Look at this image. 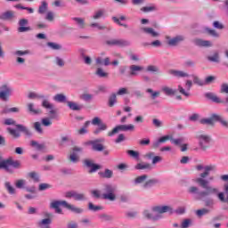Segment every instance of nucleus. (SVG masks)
Returning a JSON list of instances; mask_svg holds the SVG:
<instances>
[{
	"label": "nucleus",
	"instance_id": "17",
	"mask_svg": "<svg viewBox=\"0 0 228 228\" xmlns=\"http://www.w3.org/2000/svg\"><path fill=\"white\" fill-rule=\"evenodd\" d=\"M168 74H170V76H173V77H177V78L189 77H190V74H188V72L179 70V69H170L168 71Z\"/></svg>",
	"mask_w": 228,
	"mask_h": 228
},
{
	"label": "nucleus",
	"instance_id": "45",
	"mask_svg": "<svg viewBox=\"0 0 228 228\" xmlns=\"http://www.w3.org/2000/svg\"><path fill=\"white\" fill-rule=\"evenodd\" d=\"M208 61H213L214 63H219L220 62V54L218 52H215L213 55H209L208 57Z\"/></svg>",
	"mask_w": 228,
	"mask_h": 228
},
{
	"label": "nucleus",
	"instance_id": "7",
	"mask_svg": "<svg viewBox=\"0 0 228 228\" xmlns=\"http://www.w3.org/2000/svg\"><path fill=\"white\" fill-rule=\"evenodd\" d=\"M66 199H73L78 202H83L86 200V195L82 192H77V191H69L65 193Z\"/></svg>",
	"mask_w": 228,
	"mask_h": 228
},
{
	"label": "nucleus",
	"instance_id": "38",
	"mask_svg": "<svg viewBox=\"0 0 228 228\" xmlns=\"http://www.w3.org/2000/svg\"><path fill=\"white\" fill-rule=\"evenodd\" d=\"M213 118H215L216 122H220V124H221V126H223V127H228L227 120H224L222 118V116L217 115V114H213Z\"/></svg>",
	"mask_w": 228,
	"mask_h": 228
},
{
	"label": "nucleus",
	"instance_id": "58",
	"mask_svg": "<svg viewBox=\"0 0 228 228\" xmlns=\"http://www.w3.org/2000/svg\"><path fill=\"white\" fill-rule=\"evenodd\" d=\"M146 93L147 94H151V99H157V97H159V94H160L159 91H154V90H152L151 88H148L146 90Z\"/></svg>",
	"mask_w": 228,
	"mask_h": 228
},
{
	"label": "nucleus",
	"instance_id": "18",
	"mask_svg": "<svg viewBox=\"0 0 228 228\" xmlns=\"http://www.w3.org/2000/svg\"><path fill=\"white\" fill-rule=\"evenodd\" d=\"M16 19L15 12L12 10L4 12L0 14V20H13Z\"/></svg>",
	"mask_w": 228,
	"mask_h": 228
},
{
	"label": "nucleus",
	"instance_id": "12",
	"mask_svg": "<svg viewBox=\"0 0 228 228\" xmlns=\"http://www.w3.org/2000/svg\"><path fill=\"white\" fill-rule=\"evenodd\" d=\"M104 142V139H96L94 141H90L89 144L92 145L93 151H95L96 152H102L104 151V146L101 143Z\"/></svg>",
	"mask_w": 228,
	"mask_h": 228
},
{
	"label": "nucleus",
	"instance_id": "64",
	"mask_svg": "<svg viewBox=\"0 0 228 228\" xmlns=\"http://www.w3.org/2000/svg\"><path fill=\"white\" fill-rule=\"evenodd\" d=\"M220 94H228V84L223 83L220 87Z\"/></svg>",
	"mask_w": 228,
	"mask_h": 228
},
{
	"label": "nucleus",
	"instance_id": "25",
	"mask_svg": "<svg viewBox=\"0 0 228 228\" xmlns=\"http://www.w3.org/2000/svg\"><path fill=\"white\" fill-rule=\"evenodd\" d=\"M158 183H159V180L156 178L150 179L142 184V188H143V190H149L150 188H152V186H154L155 184H158Z\"/></svg>",
	"mask_w": 228,
	"mask_h": 228
},
{
	"label": "nucleus",
	"instance_id": "10",
	"mask_svg": "<svg viewBox=\"0 0 228 228\" xmlns=\"http://www.w3.org/2000/svg\"><path fill=\"white\" fill-rule=\"evenodd\" d=\"M163 214L164 213L152 214L151 210H144L142 212L144 218H147V220H152L153 222H158V220H161V218H163Z\"/></svg>",
	"mask_w": 228,
	"mask_h": 228
},
{
	"label": "nucleus",
	"instance_id": "53",
	"mask_svg": "<svg viewBox=\"0 0 228 228\" xmlns=\"http://www.w3.org/2000/svg\"><path fill=\"white\" fill-rule=\"evenodd\" d=\"M95 74H96V76H98V77H108V76H109L108 72L104 71V69H102V68H98L96 69Z\"/></svg>",
	"mask_w": 228,
	"mask_h": 228
},
{
	"label": "nucleus",
	"instance_id": "42",
	"mask_svg": "<svg viewBox=\"0 0 228 228\" xmlns=\"http://www.w3.org/2000/svg\"><path fill=\"white\" fill-rule=\"evenodd\" d=\"M204 31L208 33V35H209L210 37H213L214 38H220V34L213 28H205Z\"/></svg>",
	"mask_w": 228,
	"mask_h": 228
},
{
	"label": "nucleus",
	"instance_id": "3",
	"mask_svg": "<svg viewBox=\"0 0 228 228\" xmlns=\"http://www.w3.org/2000/svg\"><path fill=\"white\" fill-rule=\"evenodd\" d=\"M103 191H105V193L102 194V199H104V200H110L113 202L117 200V196L115 195V191H117V185L106 184Z\"/></svg>",
	"mask_w": 228,
	"mask_h": 228
},
{
	"label": "nucleus",
	"instance_id": "34",
	"mask_svg": "<svg viewBox=\"0 0 228 228\" xmlns=\"http://www.w3.org/2000/svg\"><path fill=\"white\" fill-rule=\"evenodd\" d=\"M203 202L206 208H209V209H214L215 204H216V201L213 198H207L203 200Z\"/></svg>",
	"mask_w": 228,
	"mask_h": 228
},
{
	"label": "nucleus",
	"instance_id": "43",
	"mask_svg": "<svg viewBox=\"0 0 228 228\" xmlns=\"http://www.w3.org/2000/svg\"><path fill=\"white\" fill-rule=\"evenodd\" d=\"M55 102H67V96L63 94H57L53 96Z\"/></svg>",
	"mask_w": 228,
	"mask_h": 228
},
{
	"label": "nucleus",
	"instance_id": "2",
	"mask_svg": "<svg viewBox=\"0 0 228 228\" xmlns=\"http://www.w3.org/2000/svg\"><path fill=\"white\" fill-rule=\"evenodd\" d=\"M153 213H168V215H184L186 213V207H178L175 210L168 205H159L151 207Z\"/></svg>",
	"mask_w": 228,
	"mask_h": 228
},
{
	"label": "nucleus",
	"instance_id": "22",
	"mask_svg": "<svg viewBox=\"0 0 228 228\" xmlns=\"http://www.w3.org/2000/svg\"><path fill=\"white\" fill-rule=\"evenodd\" d=\"M0 170H5L9 174H13V170L10 167V159L0 160Z\"/></svg>",
	"mask_w": 228,
	"mask_h": 228
},
{
	"label": "nucleus",
	"instance_id": "55",
	"mask_svg": "<svg viewBox=\"0 0 228 228\" xmlns=\"http://www.w3.org/2000/svg\"><path fill=\"white\" fill-rule=\"evenodd\" d=\"M191 77L193 79L194 85H198L199 86H204V80L200 79V77L196 75H192Z\"/></svg>",
	"mask_w": 228,
	"mask_h": 228
},
{
	"label": "nucleus",
	"instance_id": "9",
	"mask_svg": "<svg viewBox=\"0 0 228 228\" xmlns=\"http://www.w3.org/2000/svg\"><path fill=\"white\" fill-rule=\"evenodd\" d=\"M166 38L167 40V44L171 47H175V45H179L181 42H184V40L186 39V37L183 35H178V36H175V37H170L167 36Z\"/></svg>",
	"mask_w": 228,
	"mask_h": 228
},
{
	"label": "nucleus",
	"instance_id": "39",
	"mask_svg": "<svg viewBox=\"0 0 228 228\" xmlns=\"http://www.w3.org/2000/svg\"><path fill=\"white\" fill-rule=\"evenodd\" d=\"M147 72H151L152 74H161V70L159 69V67L156 65H149L146 68Z\"/></svg>",
	"mask_w": 228,
	"mask_h": 228
},
{
	"label": "nucleus",
	"instance_id": "14",
	"mask_svg": "<svg viewBox=\"0 0 228 228\" xmlns=\"http://www.w3.org/2000/svg\"><path fill=\"white\" fill-rule=\"evenodd\" d=\"M84 165L87 168H91L89 174H94V172H97V170H101V165L94 163V160L91 159L84 160Z\"/></svg>",
	"mask_w": 228,
	"mask_h": 228
},
{
	"label": "nucleus",
	"instance_id": "36",
	"mask_svg": "<svg viewBox=\"0 0 228 228\" xmlns=\"http://www.w3.org/2000/svg\"><path fill=\"white\" fill-rule=\"evenodd\" d=\"M116 45L118 47H129L131 41L126 39H116Z\"/></svg>",
	"mask_w": 228,
	"mask_h": 228
},
{
	"label": "nucleus",
	"instance_id": "63",
	"mask_svg": "<svg viewBox=\"0 0 228 228\" xmlns=\"http://www.w3.org/2000/svg\"><path fill=\"white\" fill-rule=\"evenodd\" d=\"M9 162H10V167H12L13 168H20L21 167L20 161L19 160L9 159Z\"/></svg>",
	"mask_w": 228,
	"mask_h": 228
},
{
	"label": "nucleus",
	"instance_id": "16",
	"mask_svg": "<svg viewBox=\"0 0 228 228\" xmlns=\"http://www.w3.org/2000/svg\"><path fill=\"white\" fill-rule=\"evenodd\" d=\"M82 151H83L82 148L74 147L72 149V152L69 156V161H71V163H77V161H79V157L77 156V152H81Z\"/></svg>",
	"mask_w": 228,
	"mask_h": 228
},
{
	"label": "nucleus",
	"instance_id": "48",
	"mask_svg": "<svg viewBox=\"0 0 228 228\" xmlns=\"http://www.w3.org/2000/svg\"><path fill=\"white\" fill-rule=\"evenodd\" d=\"M100 220H102V222H113L114 217L111 215H108V214H101L99 216Z\"/></svg>",
	"mask_w": 228,
	"mask_h": 228
},
{
	"label": "nucleus",
	"instance_id": "33",
	"mask_svg": "<svg viewBox=\"0 0 228 228\" xmlns=\"http://www.w3.org/2000/svg\"><path fill=\"white\" fill-rule=\"evenodd\" d=\"M72 20H74L75 24L77 26L79 29H85V19L79 18V17H74L72 18Z\"/></svg>",
	"mask_w": 228,
	"mask_h": 228
},
{
	"label": "nucleus",
	"instance_id": "54",
	"mask_svg": "<svg viewBox=\"0 0 228 228\" xmlns=\"http://www.w3.org/2000/svg\"><path fill=\"white\" fill-rule=\"evenodd\" d=\"M126 154H128V156H131V158H134V159H140V152L138 151L128 150L126 151Z\"/></svg>",
	"mask_w": 228,
	"mask_h": 228
},
{
	"label": "nucleus",
	"instance_id": "41",
	"mask_svg": "<svg viewBox=\"0 0 228 228\" xmlns=\"http://www.w3.org/2000/svg\"><path fill=\"white\" fill-rule=\"evenodd\" d=\"M4 188L8 191L10 195H15L16 190L14 189L13 185H12V183L5 182L4 183Z\"/></svg>",
	"mask_w": 228,
	"mask_h": 228
},
{
	"label": "nucleus",
	"instance_id": "40",
	"mask_svg": "<svg viewBox=\"0 0 228 228\" xmlns=\"http://www.w3.org/2000/svg\"><path fill=\"white\" fill-rule=\"evenodd\" d=\"M148 175H142L140 176H137L134 180V184H143V183H145V181H147L148 179Z\"/></svg>",
	"mask_w": 228,
	"mask_h": 228
},
{
	"label": "nucleus",
	"instance_id": "24",
	"mask_svg": "<svg viewBox=\"0 0 228 228\" xmlns=\"http://www.w3.org/2000/svg\"><path fill=\"white\" fill-rule=\"evenodd\" d=\"M142 31H143V33H145L146 35H149L152 38H158V37H159V32H157L152 28H142Z\"/></svg>",
	"mask_w": 228,
	"mask_h": 228
},
{
	"label": "nucleus",
	"instance_id": "27",
	"mask_svg": "<svg viewBox=\"0 0 228 228\" xmlns=\"http://www.w3.org/2000/svg\"><path fill=\"white\" fill-rule=\"evenodd\" d=\"M66 209H69V211H72V213H75L76 215H81L83 213V208H77L74 205L69 204V202L64 203Z\"/></svg>",
	"mask_w": 228,
	"mask_h": 228
},
{
	"label": "nucleus",
	"instance_id": "21",
	"mask_svg": "<svg viewBox=\"0 0 228 228\" xmlns=\"http://www.w3.org/2000/svg\"><path fill=\"white\" fill-rule=\"evenodd\" d=\"M45 216H46V218L38 222V225L40 227H43V225L49 226L53 224V220H51V216H53V214L46 212L45 213Z\"/></svg>",
	"mask_w": 228,
	"mask_h": 228
},
{
	"label": "nucleus",
	"instance_id": "8",
	"mask_svg": "<svg viewBox=\"0 0 228 228\" xmlns=\"http://www.w3.org/2000/svg\"><path fill=\"white\" fill-rule=\"evenodd\" d=\"M120 131H134V125H118L108 133V136H113L114 134L120 133Z\"/></svg>",
	"mask_w": 228,
	"mask_h": 228
},
{
	"label": "nucleus",
	"instance_id": "61",
	"mask_svg": "<svg viewBox=\"0 0 228 228\" xmlns=\"http://www.w3.org/2000/svg\"><path fill=\"white\" fill-rule=\"evenodd\" d=\"M15 186H16V188H18L20 190L24 188V186H26V180L20 179V180L16 181Z\"/></svg>",
	"mask_w": 228,
	"mask_h": 228
},
{
	"label": "nucleus",
	"instance_id": "15",
	"mask_svg": "<svg viewBox=\"0 0 228 228\" xmlns=\"http://www.w3.org/2000/svg\"><path fill=\"white\" fill-rule=\"evenodd\" d=\"M28 20L27 19H20L18 22L19 24V28H18V31L19 33H28V31H31V28L30 27H26L28 24Z\"/></svg>",
	"mask_w": 228,
	"mask_h": 228
},
{
	"label": "nucleus",
	"instance_id": "51",
	"mask_svg": "<svg viewBox=\"0 0 228 228\" xmlns=\"http://www.w3.org/2000/svg\"><path fill=\"white\" fill-rule=\"evenodd\" d=\"M117 104V94H112L109 97V106L110 108H113Z\"/></svg>",
	"mask_w": 228,
	"mask_h": 228
},
{
	"label": "nucleus",
	"instance_id": "1",
	"mask_svg": "<svg viewBox=\"0 0 228 228\" xmlns=\"http://www.w3.org/2000/svg\"><path fill=\"white\" fill-rule=\"evenodd\" d=\"M28 97L29 99H43L41 106L45 108V110H49L50 118H56V110H54V104L49 102L48 96L31 92L28 94Z\"/></svg>",
	"mask_w": 228,
	"mask_h": 228
},
{
	"label": "nucleus",
	"instance_id": "35",
	"mask_svg": "<svg viewBox=\"0 0 228 228\" xmlns=\"http://www.w3.org/2000/svg\"><path fill=\"white\" fill-rule=\"evenodd\" d=\"M67 104L69 110H72V111H80V110H83V106L75 102H67Z\"/></svg>",
	"mask_w": 228,
	"mask_h": 228
},
{
	"label": "nucleus",
	"instance_id": "6",
	"mask_svg": "<svg viewBox=\"0 0 228 228\" xmlns=\"http://www.w3.org/2000/svg\"><path fill=\"white\" fill-rule=\"evenodd\" d=\"M12 92H13V89L12 88V86H10V85H8V84L2 85L0 86L1 101H4V102H8Z\"/></svg>",
	"mask_w": 228,
	"mask_h": 228
},
{
	"label": "nucleus",
	"instance_id": "49",
	"mask_svg": "<svg viewBox=\"0 0 228 228\" xmlns=\"http://www.w3.org/2000/svg\"><path fill=\"white\" fill-rule=\"evenodd\" d=\"M7 131L9 133V134H11V136H12V138H20V132L17 131L16 129H13L12 127H7Z\"/></svg>",
	"mask_w": 228,
	"mask_h": 228
},
{
	"label": "nucleus",
	"instance_id": "44",
	"mask_svg": "<svg viewBox=\"0 0 228 228\" xmlns=\"http://www.w3.org/2000/svg\"><path fill=\"white\" fill-rule=\"evenodd\" d=\"M102 17H104V10L100 9L94 12L92 19H94V20H99V19H102Z\"/></svg>",
	"mask_w": 228,
	"mask_h": 228
},
{
	"label": "nucleus",
	"instance_id": "30",
	"mask_svg": "<svg viewBox=\"0 0 228 228\" xmlns=\"http://www.w3.org/2000/svg\"><path fill=\"white\" fill-rule=\"evenodd\" d=\"M135 170H152V166L146 162L138 163L134 167Z\"/></svg>",
	"mask_w": 228,
	"mask_h": 228
},
{
	"label": "nucleus",
	"instance_id": "11",
	"mask_svg": "<svg viewBox=\"0 0 228 228\" xmlns=\"http://www.w3.org/2000/svg\"><path fill=\"white\" fill-rule=\"evenodd\" d=\"M205 97L209 99L212 102H216V104H228V95L226 96L225 100H222L213 93H207Z\"/></svg>",
	"mask_w": 228,
	"mask_h": 228
},
{
	"label": "nucleus",
	"instance_id": "23",
	"mask_svg": "<svg viewBox=\"0 0 228 228\" xmlns=\"http://www.w3.org/2000/svg\"><path fill=\"white\" fill-rule=\"evenodd\" d=\"M129 69H130V76L132 77L138 76V73L143 70V67L138 66V65H131Z\"/></svg>",
	"mask_w": 228,
	"mask_h": 228
},
{
	"label": "nucleus",
	"instance_id": "29",
	"mask_svg": "<svg viewBox=\"0 0 228 228\" xmlns=\"http://www.w3.org/2000/svg\"><path fill=\"white\" fill-rule=\"evenodd\" d=\"M27 108H28V111L29 113H32V115H40V113H42V110H40V109L35 108V103L33 102H28L27 104Z\"/></svg>",
	"mask_w": 228,
	"mask_h": 228
},
{
	"label": "nucleus",
	"instance_id": "31",
	"mask_svg": "<svg viewBox=\"0 0 228 228\" xmlns=\"http://www.w3.org/2000/svg\"><path fill=\"white\" fill-rule=\"evenodd\" d=\"M49 4H47V1L44 0L41 2V4L38 7L37 13H39V15H44V13L47 12Z\"/></svg>",
	"mask_w": 228,
	"mask_h": 228
},
{
	"label": "nucleus",
	"instance_id": "62",
	"mask_svg": "<svg viewBox=\"0 0 228 228\" xmlns=\"http://www.w3.org/2000/svg\"><path fill=\"white\" fill-rule=\"evenodd\" d=\"M81 99L83 101H85L86 102H90V101H92V99H94V94H84L81 95Z\"/></svg>",
	"mask_w": 228,
	"mask_h": 228
},
{
	"label": "nucleus",
	"instance_id": "46",
	"mask_svg": "<svg viewBox=\"0 0 228 228\" xmlns=\"http://www.w3.org/2000/svg\"><path fill=\"white\" fill-rule=\"evenodd\" d=\"M99 175L104 179H111L113 177V171H111L110 169H105L103 173L100 172Z\"/></svg>",
	"mask_w": 228,
	"mask_h": 228
},
{
	"label": "nucleus",
	"instance_id": "47",
	"mask_svg": "<svg viewBox=\"0 0 228 228\" xmlns=\"http://www.w3.org/2000/svg\"><path fill=\"white\" fill-rule=\"evenodd\" d=\"M215 120H216V118H213V114L211 115L210 118H203L200 120V124H203L205 126H215Z\"/></svg>",
	"mask_w": 228,
	"mask_h": 228
},
{
	"label": "nucleus",
	"instance_id": "20",
	"mask_svg": "<svg viewBox=\"0 0 228 228\" xmlns=\"http://www.w3.org/2000/svg\"><path fill=\"white\" fill-rule=\"evenodd\" d=\"M168 140L170 141L172 140V135L167 134L159 138L157 141L153 142V144H152L153 149H158L160 143H165L168 142Z\"/></svg>",
	"mask_w": 228,
	"mask_h": 228
},
{
	"label": "nucleus",
	"instance_id": "59",
	"mask_svg": "<svg viewBox=\"0 0 228 228\" xmlns=\"http://www.w3.org/2000/svg\"><path fill=\"white\" fill-rule=\"evenodd\" d=\"M88 209L90 211H94V212L95 211H101L102 209V206H95V205H94V203L90 202L88 204Z\"/></svg>",
	"mask_w": 228,
	"mask_h": 228
},
{
	"label": "nucleus",
	"instance_id": "32",
	"mask_svg": "<svg viewBox=\"0 0 228 228\" xmlns=\"http://www.w3.org/2000/svg\"><path fill=\"white\" fill-rule=\"evenodd\" d=\"M211 213V210L207 208H203L200 209L196 210L195 215L198 216V218H202V216H206V215H209Z\"/></svg>",
	"mask_w": 228,
	"mask_h": 228
},
{
	"label": "nucleus",
	"instance_id": "28",
	"mask_svg": "<svg viewBox=\"0 0 228 228\" xmlns=\"http://www.w3.org/2000/svg\"><path fill=\"white\" fill-rule=\"evenodd\" d=\"M126 18L125 15H121L119 16V18H117L116 16H113L112 17V20L113 22H115L116 24H118V26H121L122 28H129V25L128 24H125V23H121L120 20H126Z\"/></svg>",
	"mask_w": 228,
	"mask_h": 228
},
{
	"label": "nucleus",
	"instance_id": "5",
	"mask_svg": "<svg viewBox=\"0 0 228 228\" xmlns=\"http://www.w3.org/2000/svg\"><path fill=\"white\" fill-rule=\"evenodd\" d=\"M197 140L199 141L201 151H207L209 149V143H211V136L206 134H198Z\"/></svg>",
	"mask_w": 228,
	"mask_h": 228
},
{
	"label": "nucleus",
	"instance_id": "4",
	"mask_svg": "<svg viewBox=\"0 0 228 228\" xmlns=\"http://www.w3.org/2000/svg\"><path fill=\"white\" fill-rule=\"evenodd\" d=\"M4 125L5 126H16V128L18 129V131H20V133H24V134H26V136H31V131H29V128H28L24 125H20V124L17 125V122L12 118H6L4 120Z\"/></svg>",
	"mask_w": 228,
	"mask_h": 228
},
{
	"label": "nucleus",
	"instance_id": "13",
	"mask_svg": "<svg viewBox=\"0 0 228 228\" xmlns=\"http://www.w3.org/2000/svg\"><path fill=\"white\" fill-rule=\"evenodd\" d=\"M65 204H67L66 200H53L50 203V208L54 209L55 213L61 215L62 210L60 208V206H63V208H65Z\"/></svg>",
	"mask_w": 228,
	"mask_h": 228
},
{
	"label": "nucleus",
	"instance_id": "52",
	"mask_svg": "<svg viewBox=\"0 0 228 228\" xmlns=\"http://www.w3.org/2000/svg\"><path fill=\"white\" fill-rule=\"evenodd\" d=\"M30 179H33L34 183H40V176L37 175V172L33 171L28 174Z\"/></svg>",
	"mask_w": 228,
	"mask_h": 228
},
{
	"label": "nucleus",
	"instance_id": "26",
	"mask_svg": "<svg viewBox=\"0 0 228 228\" xmlns=\"http://www.w3.org/2000/svg\"><path fill=\"white\" fill-rule=\"evenodd\" d=\"M206 191H199V187L196 186H191L188 190L189 193H191L192 195H199L200 198L205 199V197L208 196H202L201 193L204 191H208V189H205Z\"/></svg>",
	"mask_w": 228,
	"mask_h": 228
},
{
	"label": "nucleus",
	"instance_id": "57",
	"mask_svg": "<svg viewBox=\"0 0 228 228\" xmlns=\"http://www.w3.org/2000/svg\"><path fill=\"white\" fill-rule=\"evenodd\" d=\"M191 219L190 218H186L184 219L182 223H181V225L180 227L181 228H189V227H191Z\"/></svg>",
	"mask_w": 228,
	"mask_h": 228
},
{
	"label": "nucleus",
	"instance_id": "50",
	"mask_svg": "<svg viewBox=\"0 0 228 228\" xmlns=\"http://www.w3.org/2000/svg\"><path fill=\"white\" fill-rule=\"evenodd\" d=\"M30 145H32V147H35L37 151H44V149H45V143H38L36 141H31Z\"/></svg>",
	"mask_w": 228,
	"mask_h": 228
},
{
	"label": "nucleus",
	"instance_id": "37",
	"mask_svg": "<svg viewBox=\"0 0 228 228\" xmlns=\"http://www.w3.org/2000/svg\"><path fill=\"white\" fill-rule=\"evenodd\" d=\"M161 91L163 92V94H165V95H167V96L175 95V94L177 93V90L172 89L167 86H163L161 88Z\"/></svg>",
	"mask_w": 228,
	"mask_h": 228
},
{
	"label": "nucleus",
	"instance_id": "19",
	"mask_svg": "<svg viewBox=\"0 0 228 228\" xmlns=\"http://www.w3.org/2000/svg\"><path fill=\"white\" fill-rule=\"evenodd\" d=\"M194 44L195 45H198V47H213V43L211 41L200 38L195 39Z\"/></svg>",
	"mask_w": 228,
	"mask_h": 228
},
{
	"label": "nucleus",
	"instance_id": "60",
	"mask_svg": "<svg viewBox=\"0 0 228 228\" xmlns=\"http://www.w3.org/2000/svg\"><path fill=\"white\" fill-rule=\"evenodd\" d=\"M13 56H26V54H29V51L25 50H17L12 53Z\"/></svg>",
	"mask_w": 228,
	"mask_h": 228
},
{
	"label": "nucleus",
	"instance_id": "56",
	"mask_svg": "<svg viewBox=\"0 0 228 228\" xmlns=\"http://www.w3.org/2000/svg\"><path fill=\"white\" fill-rule=\"evenodd\" d=\"M91 124L93 126H98V127L101 126H106V124L102 123V120H101L99 117L94 118L91 121Z\"/></svg>",
	"mask_w": 228,
	"mask_h": 228
}]
</instances>
